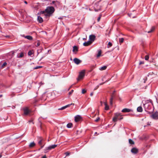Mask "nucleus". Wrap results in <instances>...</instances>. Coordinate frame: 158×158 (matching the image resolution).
Instances as JSON below:
<instances>
[{
    "label": "nucleus",
    "mask_w": 158,
    "mask_h": 158,
    "mask_svg": "<svg viewBox=\"0 0 158 158\" xmlns=\"http://www.w3.org/2000/svg\"><path fill=\"white\" fill-rule=\"evenodd\" d=\"M37 19H38V20L40 23H41L43 21V19L40 16H38Z\"/></svg>",
    "instance_id": "nucleus-19"
},
{
    "label": "nucleus",
    "mask_w": 158,
    "mask_h": 158,
    "mask_svg": "<svg viewBox=\"0 0 158 158\" xmlns=\"http://www.w3.org/2000/svg\"><path fill=\"white\" fill-rule=\"evenodd\" d=\"M2 96V95H0V98Z\"/></svg>",
    "instance_id": "nucleus-55"
},
{
    "label": "nucleus",
    "mask_w": 158,
    "mask_h": 158,
    "mask_svg": "<svg viewBox=\"0 0 158 158\" xmlns=\"http://www.w3.org/2000/svg\"><path fill=\"white\" fill-rule=\"evenodd\" d=\"M40 146H41V148H42L44 146V145L42 146V145H40Z\"/></svg>",
    "instance_id": "nucleus-50"
},
{
    "label": "nucleus",
    "mask_w": 158,
    "mask_h": 158,
    "mask_svg": "<svg viewBox=\"0 0 158 158\" xmlns=\"http://www.w3.org/2000/svg\"><path fill=\"white\" fill-rule=\"evenodd\" d=\"M99 87V85H98L96 88L94 89V90L96 89Z\"/></svg>",
    "instance_id": "nucleus-45"
},
{
    "label": "nucleus",
    "mask_w": 158,
    "mask_h": 158,
    "mask_svg": "<svg viewBox=\"0 0 158 158\" xmlns=\"http://www.w3.org/2000/svg\"><path fill=\"white\" fill-rule=\"evenodd\" d=\"M78 50V49L77 47L76 46H74L73 47V52H77Z\"/></svg>",
    "instance_id": "nucleus-18"
},
{
    "label": "nucleus",
    "mask_w": 158,
    "mask_h": 158,
    "mask_svg": "<svg viewBox=\"0 0 158 158\" xmlns=\"http://www.w3.org/2000/svg\"><path fill=\"white\" fill-rule=\"evenodd\" d=\"M151 117L153 119H158V113L157 112L152 114L151 116Z\"/></svg>",
    "instance_id": "nucleus-5"
},
{
    "label": "nucleus",
    "mask_w": 158,
    "mask_h": 158,
    "mask_svg": "<svg viewBox=\"0 0 158 158\" xmlns=\"http://www.w3.org/2000/svg\"><path fill=\"white\" fill-rule=\"evenodd\" d=\"M2 157V154H0V157Z\"/></svg>",
    "instance_id": "nucleus-53"
},
{
    "label": "nucleus",
    "mask_w": 158,
    "mask_h": 158,
    "mask_svg": "<svg viewBox=\"0 0 158 158\" xmlns=\"http://www.w3.org/2000/svg\"><path fill=\"white\" fill-rule=\"evenodd\" d=\"M85 70H83L79 73L78 77L77 78V80L78 81H80L83 78L85 75Z\"/></svg>",
    "instance_id": "nucleus-4"
},
{
    "label": "nucleus",
    "mask_w": 158,
    "mask_h": 158,
    "mask_svg": "<svg viewBox=\"0 0 158 158\" xmlns=\"http://www.w3.org/2000/svg\"><path fill=\"white\" fill-rule=\"evenodd\" d=\"M44 141V139L40 138V139L38 142V143L40 145H42V142Z\"/></svg>",
    "instance_id": "nucleus-28"
},
{
    "label": "nucleus",
    "mask_w": 158,
    "mask_h": 158,
    "mask_svg": "<svg viewBox=\"0 0 158 158\" xmlns=\"http://www.w3.org/2000/svg\"><path fill=\"white\" fill-rule=\"evenodd\" d=\"M7 64V63L6 62H4L3 64L2 65V67H3L4 66H6Z\"/></svg>",
    "instance_id": "nucleus-38"
},
{
    "label": "nucleus",
    "mask_w": 158,
    "mask_h": 158,
    "mask_svg": "<svg viewBox=\"0 0 158 158\" xmlns=\"http://www.w3.org/2000/svg\"><path fill=\"white\" fill-rule=\"evenodd\" d=\"M24 56V54L23 52H21L20 54L19 55H18L17 56V57L18 58H22Z\"/></svg>",
    "instance_id": "nucleus-25"
},
{
    "label": "nucleus",
    "mask_w": 158,
    "mask_h": 158,
    "mask_svg": "<svg viewBox=\"0 0 158 158\" xmlns=\"http://www.w3.org/2000/svg\"><path fill=\"white\" fill-rule=\"evenodd\" d=\"M90 95L91 96H92L93 95V93H91Z\"/></svg>",
    "instance_id": "nucleus-49"
},
{
    "label": "nucleus",
    "mask_w": 158,
    "mask_h": 158,
    "mask_svg": "<svg viewBox=\"0 0 158 158\" xmlns=\"http://www.w3.org/2000/svg\"><path fill=\"white\" fill-rule=\"evenodd\" d=\"M49 150H49V149L48 148V147L45 148L44 149V152L45 153H47L48 152Z\"/></svg>",
    "instance_id": "nucleus-31"
},
{
    "label": "nucleus",
    "mask_w": 158,
    "mask_h": 158,
    "mask_svg": "<svg viewBox=\"0 0 158 158\" xmlns=\"http://www.w3.org/2000/svg\"><path fill=\"white\" fill-rule=\"evenodd\" d=\"M31 122V121H29V122Z\"/></svg>",
    "instance_id": "nucleus-57"
},
{
    "label": "nucleus",
    "mask_w": 158,
    "mask_h": 158,
    "mask_svg": "<svg viewBox=\"0 0 158 158\" xmlns=\"http://www.w3.org/2000/svg\"><path fill=\"white\" fill-rule=\"evenodd\" d=\"M24 114L25 115H27L30 113V110L27 107H25L23 109Z\"/></svg>",
    "instance_id": "nucleus-6"
},
{
    "label": "nucleus",
    "mask_w": 158,
    "mask_h": 158,
    "mask_svg": "<svg viewBox=\"0 0 158 158\" xmlns=\"http://www.w3.org/2000/svg\"><path fill=\"white\" fill-rule=\"evenodd\" d=\"M81 118V117L79 115H77L74 117L75 121L77 122L79 121Z\"/></svg>",
    "instance_id": "nucleus-7"
},
{
    "label": "nucleus",
    "mask_w": 158,
    "mask_h": 158,
    "mask_svg": "<svg viewBox=\"0 0 158 158\" xmlns=\"http://www.w3.org/2000/svg\"><path fill=\"white\" fill-rule=\"evenodd\" d=\"M73 91V90H72L70 92H69V94H71Z\"/></svg>",
    "instance_id": "nucleus-43"
},
{
    "label": "nucleus",
    "mask_w": 158,
    "mask_h": 158,
    "mask_svg": "<svg viewBox=\"0 0 158 158\" xmlns=\"http://www.w3.org/2000/svg\"><path fill=\"white\" fill-rule=\"evenodd\" d=\"M129 143L131 144H134V142L133 141L131 140V139H129Z\"/></svg>",
    "instance_id": "nucleus-32"
},
{
    "label": "nucleus",
    "mask_w": 158,
    "mask_h": 158,
    "mask_svg": "<svg viewBox=\"0 0 158 158\" xmlns=\"http://www.w3.org/2000/svg\"><path fill=\"white\" fill-rule=\"evenodd\" d=\"M132 111V109H128V108H124L122 110V111L123 112H131Z\"/></svg>",
    "instance_id": "nucleus-13"
},
{
    "label": "nucleus",
    "mask_w": 158,
    "mask_h": 158,
    "mask_svg": "<svg viewBox=\"0 0 158 158\" xmlns=\"http://www.w3.org/2000/svg\"><path fill=\"white\" fill-rule=\"evenodd\" d=\"M34 53V52L33 50H30L29 51L28 53V56H31Z\"/></svg>",
    "instance_id": "nucleus-23"
},
{
    "label": "nucleus",
    "mask_w": 158,
    "mask_h": 158,
    "mask_svg": "<svg viewBox=\"0 0 158 158\" xmlns=\"http://www.w3.org/2000/svg\"><path fill=\"white\" fill-rule=\"evenodd\" d=\"M112 46V44L110 42H109L108 44L107 48H109L111 47Z\"/></svg>",
    "instance_id": "nucleus-33"
},
{
    "label": "nucleus",
    "mask_w": 158,
    "mask_h": 158,
    "mask_svg": "<svg viewBox=\"0 0 158 158\" xmlns=\"http://www.w3.org/2000/svg\"><path fill=\"white\" fill-rule=\"evenodd\" d=\"M54 8L52 6H48L45 10L42 11L41 13L46 17H49L54 11Z\"/></svg>",
    "instance_id": "nucleus-2"
},
{
    "label": "nucleus",
    "mask_w": 158,
    "mask_h": 158,
    "mask_svg": "<svg viewBox=\"0 0 158 158\" xmlns=\"http://www.w3.org/2000/svg\"><path fill=\"white\" fill-rule=\"evenodd\" d=\"M115 91L114 90L112 91V92L111 93L112 95L111 98L110 99V103L111 105H112L113 103V100L114 98V94L115 92Z\"/></svg>",
    "instance_id": "nucleus-12"
},
{
    "label": "nucleus",
    "mask_w": 158,
    "mask_h": 158,
    "mask_svg": "<svg viewBox=\"0 0 158 158\" xmlns=\"http://www.w3.org/2000/svg\"><path fill=\"white\" fill-rule=\"evenodd\" d=\"M42 66H37L36 67H35L34 68V69H37L40 68H42Z\"/></svg>",
    "instance_id": "nucleus-39"
},
{
    "label": "nucleus",
    "mask_w": 158,
    "mask_h": 158,
    "mask_svg": "<svg viewBox=\"0 0 158 158\" xmlns=\"http://www.w3.org/2000/svg\"><path fill=\"white\" fill-rule=\"evenodd\" d=\"M100 103H101V105H102V102H101Z\"/></svg>",
    "instance_id": "nucleus-52"
},
{
    "label": "nucleus",
    "mask_w": 158,
    "mask_h": 158,
    "mask_svg": "<svg viewBox=\"0 0 158 158\" xmlns=\"http://www.w3.org/2000/svg\"><path fill=\"white\" fill-rule=\"evenodd\" d=\"M22 36L24 37L25 38L30 40H31L32 39V37L30 35L25 36L24 35H23Z\"/></svg>",
    "instance_id": "nucleus-14"
},
{
    "label": "nucleus",
    "mask_w": 158,
    "mask_h": 158,
    "mask_svg": "<svg viewBox=\"0 0 158 158\" xmlns=\"http://www.w3.org/2000/svg\"><path fill=\"white\" fill-rule=\"evenodd\" d=\"M57 145L54 144L52 145H50L48 147V148L49 150H51L52 149H54L57 146Z\"/></svg>",
    "instance_id": "nucleus-15"
},
{
    "label": "nucleus",
    "mask_w": 158,
    "mask_h": 158,
    "mask_svg": "<svg viewBox=\"0 0 158 158\" xmlns=\"http://www.w3.org/2000/svg\"><path fill=\"white\" fill-rule=\"evenodd\" d=\"M102 51L101 50L98 51V53L97 55V57H100L101 56Z\"/></svg>",
    "instance_id": "nucleus-26"
},
{
    "label": "nucleus",
    "mask_w": 158,
    "mask_h": 158,
    "mask_svg": "<svg viewBox=\"0 0 158 158\" xmlns=\"http://www.w3.org/2000/svg\"><path fill=\"white\" fill-rule=\"evenodd\" d=\"M131 152L132 153L136 154L138 152V150L135 148H133L131 150Z\"/></svg>",
    "instance_id": "nucleus-16"
},
{
    "label": "nucleus",
    "mask_w": 158,
    "mask_h": 158,
    "mask_svg": "<svg viewBox=\"0 0 158 158\" xmlns=\"http://www.w3.org/2000/svg\"><path fill=\"white\" fill-rule=\"evenodd\" d=\"M73 61L74 63L77 64H78L81 62V60L77 58H74Z\"/></svg>",
    "instance_id": "nucleus-8"
},
{
    "label": "nucleus",
    "mask_w": 158,
    "mask_h": 158,
    "mask_svg": "<svg viewBox=\"0 0 158 158\" xmlns=\"http://www.w3.org/2000/svg\"><path fill=\"white\" fill-rule=\"evenodd\" d=\"M123 115L119 113H115L114 114V117L113 118V121L115 122L118 119L121 120L123 119Z\"/></svg>",
    "instance_id": "nucleus-3"
},
{
    "label": "nucleus",
    "mask_w": 158,
    "mask_h": 158,
    "mask_svg": "<svg viewBox=\"0 0 158 158\" xmlns=\"http://www.w3.org/2000/svg\"><path fill=\"white\" fill-rule=\"evenodd\" d=\"M86 38H83V40H86Z\"/></svg>",
    "instance_id": "nucleus-54"
},
{
    "label": "nucleus",
    "mask_w": 158,
    "mask_h": 158,
    "mask_svg": "<svg viewBox=\"0 0 158 158\" xmlns=\"http://www.w3.org/2000/svg\"><path fill=\"white\" fill-rule=\"evenodd\" d=\"M86 91L85 89H84L82 90V93L83 94L85 93L86 92Z\"/></svg>",
    "instance_id": "nucleus-35"
},
{
    "label": "nucleus",
    "mask_w": 158,
    "mask_h": 158,
    "mask_svg": "<svg viewBox=\"0 0 158 158\" xmlns=\"http://www.w3.org/2000/svg\"><path fill=\"white\" fill-rule=\"evenodd\" d=\"M97 134V132H96L95 133V134Z\"/></svg>",
    "instance_id": "nucleus-56"
},
{
    "label": "nucleus",
    "mask_w": 158,
    "mask_h": 158,
    "mask_svg": "<svg viewBox=\"0 0 158 158\" xmlns=\"http://www.w3.org/2000/svg\"><path fill=\"white\" fill-rule=\"evenodd\" d=\"M73 124L71 123H68L67 125V127L68 128H71L72 127Z\"/></svg>",
    "instance_id": "nucleus-27"
},
{
    "label": "nucleus",
    "mask_w": 158,
    "mask_h": 158,
    "mask_svg": "<svg viewBox=\"0 0 158 158\" xmlns=\"http://www.w3.org/2000/svg\"><path fill=\"white\" fill-rule=\"evenodd\" d=\"M40 45V43L39 42H38L36 44H35V46L36 47H38Z\"/></svg>",
    "instance_id": "nucleus-37"
},
{
    "label": "nucleus",
    "mask_w": 158,
    "mask_h": 158,
    "mask_svg": "<svg viewBox=\"0 0 158 158\" xmlns=\"http://www.w3.org/2000/svg\"><path fill=\"white\" fill-rule=\"evenodd\" d=\"M65 154L66 155V156H68L69 155L70 153L68 152H66Z\"/></svg>",
    "instance_id": "nucleus-40"
},
{
    "label": "nucleus",
    "mask_w": 158,
    "mask_h": 158,
    "mask_svg": "<svg viewBox=\"0 0 158 158\" xmlns=\"http://www.w3.org/2000/svg\"><path fill=\"white\" fill-rule=\"evenodd\" d=\"M24 3L26 4H27V2L26 1H24Z\"/></svg>",
    "instance_id": "nucleus-51"
},
{
    "label": "nucleus",
    "mask_w": 158,
    "mask_h": 158,
    "mask_svg": "<svg viewBox=\"0 0 158 158\" xmlns=\"http://www.w3.org/2000/svg\"><path fill=\"white\" fill-rule=\"evenodd\" d=\"M42 158H46V155H44V156H43L42 157Z\"/></svg>",
    "instance_id": "nucleus-47"
},
{
    "label": "nucleus",
    "mask_w": 158,
    "mask_h": 158,
    "mask_svg": "<svg viewBox=\"0 0 158 158\" xmlns=\"http://www.w3.org/2000/svg\"><path fill=\"white\" fill-rule=\"evenodd\" d=\"M124 40V39L123 38H121L119 39V42L120 44L122 43Z\"/></svg>",
    "instance_id": "nucleus-30"
},
{
    "label": "nucleus",
    "mask_w": 158,
    "mask_h": 158,
    "mask_svg": "<svg viewBox=\"0 0 158 158\" xmlns=\"http://www.w3.org/2000/svg\"><path fill=\"white\" fill-rule=\"evenodd\" d=\"M72 105H74V103H71V104H69L67 105L66 106H63L62 107H61L58 110H63L65 109V108H67V107H68Z\"/></svg>",
    "instance_id": "nucleus-9"
},
{
    "label": "nucleus",
    "mask_w": 158,
    "mask_h": 158,
    "mask_svg": "<svg viewBox=\"0 0 158 158\" xmlns=\"http://www.w3.org/2000/svg\"><path fill=\"white\" fill-rule=\"evenodd\" d=\"M98 3H96L94 5V10L95 11H98L100 10V8H97V6H98Z\"/></svg>",
    "instance_id": "nucleus-10"
},
{
    "label": "nucleus",
    "mask_w": 158,
    "mask_h": 158,
    "mask_svg": "<svg viewBox=\"0 0 158 158\" xmlns=\"http://www.w3.org/2000/svg\"><path fill=\"white\" fill-rule=\"evenodd\" d=\"M92 42L90 41H89L87 42H85L83 43V45L85 46H88L89 45L91 44Z\"/></svg>",
    "instance_id": "nucleus-17"
},
{
    "label": "nucleus",
    "mask_w": 158,
    "mask_h": 158,
    "mask_svg": "<svg viewBox=\"0 0 158 158\" xmlns=\"http://www.w3.org/2000/svg\"><path fill=\"white\" fill-rule=\"evenodd\" d=\"M144 62L143 61H141L139 62V65H141V64H144Z\"/></svg>",
    "instance_id": "nucleus-42"
},
{
    "label": "nucleus",
    "mask_w": 158,
    "mask_h": 158,
    "mask_svg": "<svg viewBox=\"0 0 158 158\" xmlns=\"http://www.w3.org/2000/svg\"><path fill=\"white\" fill-rule=\"evenodd\" d=\"M107 68V66H103L99 68V69L101 71L105 70Z\"/></svg>",
    "instance_id": "nucleus-22"
},
{
    "label": "nucleus",
    "mask_w": 158,
    "mask_h": 158,
    "mask_svg": "<svg viewBox=\"0 0 158 158\" xmlns=\"http://www.w3.org/2000/svg\"><path fill=\"white\" fill-rule=\"evenodd\" d=\"M155 29V28L154 27H152L151 28V30L150 31H148V33H151V32L153 31Z\"/></svg>",
    "instance_id": "nucleus-29"
},
{
    "label": "nucleus",
    "mask_w": 158,
    "mask_h": 158,
    "mask_svg": "<svg viewBox=\"0 0 158 158\" xmlns=\"http://www.w3.org/2000/svg\"><path fill=\"white\" fill-rule=\"evenodd\" d=\"M35 145V143L34 142H32L30 143L29 145L30 148H32L34 147Z\"/></svg>",
    "instance_id": "nucleus-24"
},
{
    "label": "nucleus",
    "mask_w": 158,
    "mask_h": 158,
    "mask_svg": "<svg viewBox=\"0 0 158 158\" xmlns=\"http://www.w3.org/2000/svg\"><path fill=\"white\" fill-rule=\"evenodd\" d=\"M101 15H100L99 17L98 18V19H97V21L98 22H99L100 19H101Z\"/></svg>",
    "instance_id": "nucleus-36"
},
{
    "label": "nucleus",
    "mask_w": 158,
    "mask_h": 158,
    "mask_svg": "<svg viewBox=\"0 0 158 158\" xmlns=\"http://www.w3.org/2000/svg\"><path fill=\"white\" fill-rule=\"evenodd\" d=\"M151 122H148L147 123V125L148 126H150V124H151Z\"/></svg>",
    "instance_id": "nucleus-44"
},
{
    "label": "nucleus",
    "mask_w": 158,
    "mask_h": 158,
    "mask_svg": "<svg viewBox=\"0 0 158 158\" xmlns=\"http://www.w3.org/2000/svg\"><path fill=\"white\" fill-rule=\"evenodd\" d=\"M153 103L152 101L151 100L145 101V103L143 104L145 110L147 112H148L150 113L153 110L152 109Z\"/></svg>",
    "instance_id": "nucleus-1"
},
{
    "label": "nucleus",
    "mask_w": 158,
    "mask_h": 158,
    "mask_svg": "<svg viewBox=\"0 0 158 158\" xmlns=\"http://www.w3.org/2000/svg\"><path fill=\"white\" fill-rule=\"evenodd\" d=\"M100 119V118L98 117L97 119L95 120V121L96 122H98Z\"/></svg>",
    "instance_id": "nucleus-41"
},
{
    "label": "nucleus",
    "mask_w": 158,
    "mask_h": 158,
    "mask_svg": "<svg viewBox=\"0 0 158 158\" xmlns=\"http://www.w3.org/2000/svg\"><path fill=\"white\" fill-rule=\"evenodd\" d=\"M55 3H56V2L55 1H53L52 2V4H55Z\"/></svg>",
    "instance_id": "nucleus-46"
},
{
    "label": "nucleus",
    "mask_w": 158,
    "mask_h": 158,
    "mask_svg": "<svg viewBox=\"0 0 158 158\" xmlns=\"http://www.w3.org/2000/svg\"><path fill=\"white\" fill-rule=\"evenodd\" d=\"M95 36L94 35H91L89 36V39L91 42H92L94 41L95 40Z\"/></svg>",
    "instance_id": "nucleus-11"
},
{
    "label": "nucleus",
    "mask_w": 158,
    "mask_h": 158,
    "mask_svg": "<svg viewBox=\"0 0 158 158\" xmlns=\"http://www.w3.org/2000/svg\"><path fill=\"white\" fill-rule=\"evenodd\" d=\"M104 105H105V109L106 110H108L109 109V107L108 105L107 104L106 102H104Z\"/></svg>",
    "instance_id": "nucleus-21"
},
{
    "label": "nucleus",
    "mask_w": 158,
    "mask_h": 158,
    "mask_svg": "<svg viewBox=\"0 0 158 158\" xmlns=\"http://www.w3.org/2000/svg\"><path fill=\"white\" fill-rule=\"evenodd\" d=\"M149 57L148 56V55L146 56L145 57V59L146 60H148L149 59Z\"/></svg>",
    "instance_id": "nucleus-34"
},
{
    "label": "nucleus",
    "mask_w": 158,
    "mask_h": 158,
    "mask_svg": "<svg viewBox=\"0 0 158 158\" xmlns=\"http://www.w3.org/2000/svg\"><path fill=\"white\" fill-rule=\"evenodd\" d=\"M104 83H100L99 84V85H102V84H103Z\"/></svg>",
    "instance_id": "nucleus-48"
},
{
    "label": "nucleus",
    "mask_w": 158,
    "mask_h": 158,
    "mask_svg": "<svg viewBox=\"0 0 158 158\" xmlns=\"http://www.w3.org/2000/svg\"><path fill=\"white\" fill-rule=\"evenodd\" d=\"M137 111L139 112H141L143 111V109L141 106H139L137 108Z\"/></svg>",
    "instance_id": "nucleus-20"
}]
</instances>
